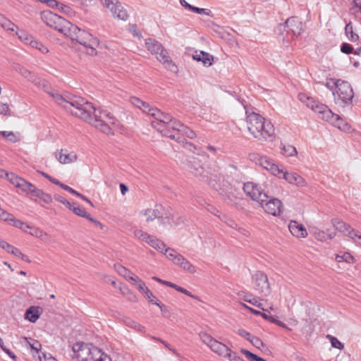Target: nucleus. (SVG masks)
Returning a JSON list of instances; mask_svg holds the SVG:
<instances>
[{"instance_id":"1","label":"nucleus","mask_w":361,"mask_h":361,"mask_svg":"<svg viewBox=\"0 0 361 361\" xmlns=\"http://www.w3.org/2000/svg\"><path fill=\"white\" fill-rule=\"evenodd\" d=\"M48 93L59 105L71 112V114L90 123L106 135H114V131L109 126L110 123H106V121L93 118V106L84 98L75 95L64 97L54 91Z\"/></svg>"},{"instance_id":"2","label":"nucleus","mask_w":361,"mask_h":361,"mask_svg":"<svg viewBox=\"0 0 361 361\" xmlns=\"http://www.w3.org/2000/svg\"><path fill=\"white\" fill-rule=\"evenodd\" d=\"M247 124L249 132L261 142L271 141L275 137L274 125L263 116L255 112L246 111Z\"/></svg>"},{"instance_id":"3","label":"nucleus","mask_w":361,"mask_h":361,"mask_svg":"<svg viewBox=\"0 0 361 361\" xmlns=\"http://www.w3.org/2000/svg\"><path fill=\"white\" fill-rule=\"evenodd\" d=\"M72 357L77 361H111V357L90 343L78 342L73 345Z\"/></svg>"},{"instance_id":"4","label":"nucleus","mask_w":361,"mask_h":361,"mask_svg":"<svg viewBox=\"0 0 361 361\" xmlns=\"http://www.w3.org/2000/svg\"><path fill=\"white\" fill-rule=\"evenodd\" d=\"M145 45L148 51L152 54H157V59L161 62L165 68L172 73L178 72V67L171 59L168 51L163 47L162 44L154 39L148 38L145 40Z\"/></svg>"},{"instance_id":"5","label":"nucleus","mask_w":361,"mask_h":361,"mask_svg":"<svg viewBox=\"0 0 361 361\" xmlns=\"http://www.w3.org/2000/svg\"><path fill=\"white\" fill-rule=\"evenodd\" d=\"M331 80L336 87L333 91L336 104L342 106L350 104L354 97V92L350 84L342 80Z\"/></svg>"},{"instance_id":"6","label":"nucleus","mask_w":361,"mask_h":361,"mask_svg":"<svg viewBox=\"0 0 361 361\" xmlns=\"http://www.w3.org/2000/svg\"><path fill=\"white\" fill-rule=\"evenodd\" d=\"M278 30L286 32L287 39H293L303 32V24L298 17H290L283 24H279Z\"/></svg>"},{"instance_id":"7","label":"nucleus","mask_w":361,"mask_h":361,"mask_svg":"<svg viewBox=\"0 0 361 361\" xmlns=\"http://www.w3.org/2000/svg\"><path fill=\"white\" fill-rule=\"evenodd\" d=\"M149 115L152 116L157 120L152 121V126L153 128L160 131L164 135L172 139H176L175 135H168V133L165 132V130L162 128L163 125L167 126L168 124L172 121V117L169 114H165L159 109L152 107V109H149Z\"/></svg>"},{"instance_id":"8","label":"nucleus","mask_w":361,"mask_h":361,"mask_svg":"<svg viewBox=\"0 0 361 361\" xmlns=\"http://www.w3.org/2000/svg\"><path fill=\"white\" fill-rule=\"evenodd\" d=\"M74 40L86 47L89 55L96 54V47L99 45V41L89 32L81 30Z\"/></svg>"},{"instance_id":"9","label":"nucleus","mask_w":361,"mask_h":361,"mask_svg":"<svg viewBox=\"0 0 361 361\" xmlns=\"http://www.w3.org/2000/svg\"><path fill=\"white\" fill-rule=\"evenodd\" d=\"M264 202L259 204L264 211L274 216H279L283 212V204L280 200L267 195V198H264Z\"/></svg>"},{"instance_id":"10","label":"nucleus","mask_w":361,"mask_h":361,"mask_svg":"<svg viewBox=\"0 0 361 361\" xmlns=\"http://www.w3.org/2000/svg\"><path fill=\"white\" fill-rule=\"evenodd\" d=\"M7 180L18 188L22 192L25 193L27 195L32 196L36 187L32 183L27 182L25 179L15 175L13 173H8L5 172Z\"/></svg>"},{"instance_id":"11","label":"nucleus","mask_w":361,"mask_h":361,"mask_svg":"<svg viewBox=\"0 0 361 361\" xmlns=\"http://www.w3.org/2000/svg\"><path fill=\"white\" fill-rule=\"evenodd\" d=\"M7 180L18 188L22 192L25 193L27 195L32 196L36 187L32 183L27 182L25 179L15 175L13 173H8L5 172Z\"/></svg>"},{"instance_id":"12","label":"nucleus","mask_w":361,"mask_h":361,"mask_svg":"<svg viewBox=\"0 0 361 361\" xmlns=\"http://www.w3.org/2000/svg\"><path fill=\"white\" fill-rule=\"evenodd\" d=\"M243 190L252 200L256 201L259 204L260 202H264L263 199L267 198V194L263 192L261 187L252 182L244 183Z\"/></svg>"},{"instance_id":"13","label":"nucleus","mask_w":361,"mask_h":361,"mask_svg":"<svg viewBox=\"0 0 361 361\" xmlns=\"http://www.w3.org/2000/svg\"><path fill=\"white\" fill-rule=\"evenodd\" d=\"M254 288L259 293L267 295L269 293L270 285L267 276L261 271H256L252 276Z\"/></svg>"},{"instance_id":"14","label":"nucleus","mask_w":361,"mask_h":361,"mask_svg":"<svg viewBox=\"0 0 361 361\" xmlns=\"http://www.w3.org/2000/svg\"><path fill=\"white\" fill-rule=\"evenodd\" d=\"M43 21L50 27L61 32L66 19L51 11H44L42 13Z\"/></svg>"},{"instance_id":"15","label":"nucleus","mask_w":361,"mask_h":361,"mask_svg":"<svg viewBox=\"0 0 361 361\" xmlns=\"http://www.w3.org/2000/svg\"><path fill=\"white\" fill-rule=\"evenodd\" d=\"M319 118L324 120L332 124L333 121L338 119L337 114L333 113L331 110L325 104L319 102L312 109Z\"/></svg>"},{"instance_id":"16","label":"nucleus","mask_w":361,"mask_h":361,"mask_svg":"<svg viewBox=\"0 0 361 361\" xmlns=\"http://www.w3.org/2000/svg\"><path fill=\"white\" fill-rule=\"evenodd\" d=\"M13 68L16 72L19 73L23 77L27 79L31 82L34 83L35 85L40 86L43 83V81H42L40 78H39L34 73L26 69L21 65L15 64Z\"/></svg>"},{"instance_id":"17","label":"nucleus","mask_w":361,"mask_h":361,"mask_svg":"<svg viewBox=\"0 0 361 361\" xmlns=\"http://www.w3.org/2000/svg\"><path fill=\"white\" fill-rule=\"evenodd\" d=\"M333 224L335 226L336 229L339 232L343 233L344 234L348 235L351 238L354 239L355 238H357L361 235H358L357 231H355L353 228L350 227V225L341 221L337 219H334L333 221Z\"/></svg>"},{"instance_id":"18","label":"nucleus","mask_w":361,"mask_h":361,"mask_svg":"<svg viewBox=\"0 0 361 361\" xmlns=\"http://www.w3.org/2000/svg\"><path fill=\"white\" fill-rule=\"evenodd\" d=\"M56 159L62 164H68L76 161L78 157L74 152H68L67 149H61L55 152Z\"/></svg>"},{"instance_id":"19","label":"nucleus","mask_w":361,"mask_h":361,"mask_svg":"<svg viewBox=\"0 0 361 361\" xmlns=\"http://www.w3.org/2000/svg\"><path fill=\"white\" fill-rule=\"evenodd\" d=\"M190 168L192 173L196 176L201 177L204 180L207 181L209 178H211V176H209V173L199 164L197 159L193 158V160L190 161ZM210 175L212 174L210 173Z\"/></svg>"},{"instance_id":"20","label":"nucleus","mask_w":361,"mask_h":361,"mask_svg":"<svg viewBox=\"0 0 361 361\" xmlns=\"http://www.w3.org/2000/svg\"><path fill=\"white\" fill-rule=\"evenodd\" d=\"M108 8L111 11L114 18L122 20H126L128 18V13L126 9L124 8L118 0L112 4L110 8Z\"/></svg>"},{"instance_id":"21","label":"nucleus","mask_w":361,"mask_h":361,"mask_svg":"<svg viewBox=\"0 0 361 361\" xmlns=\"http://www.w3.org/2000/svg\"><path fill=\"white\" fill-rule=\"evenodd\" d=\"M103 116H106L105 121H106V123H109L113 126H116L117 119L110 112L107 111L106 110L95 109L93 106V109H92L93 118H97V120H104Z\"/></svg>"},{"instance_id":"22","label":"nucleus","mask_w":361,"mask_h":361,"mask_svg":"<svg viewBox=\"0 0 361 361\" xmlns=\"http://www.w3.org/2000/svg\"><path fill=\"white\" fill-rule=\"evenodd\" d=\"M290 232L297 238H305L307 235L306 228L302 224L296 221L291 220L288 225Z\"/></svg>"},{"instance_id":"23","label":"nucleus","mask_w":361,"mask_h":361,"mask_svg":"<svg viewBox=\"0 0 361 361\" xmlns=\"http://www.w3.org/2000/svg\"><path fill=\"white\" fill-rule=\"evenodd\" d=\"M63 24L61 33L69 37L72 40H74L78 35V33L81 30L78 26L73 25L68 20H66Z\"/></svg>"},{"instance_id":"24","label":"nucleus","mask_w":361,"mask_h":361,"mask_svg":"<svg viewBox=\"0 0 361 361\" xmlns=\"http://www.w3.org/2000/svg\"><path fill=\"white\" fill-rule=\"evenodd\" d=\"M130 282L131 284L135 285L137 288L145 295L146 298L149 299L151 296H153V293L146 286L145 283L138 276H130Z\"/></svg>"},{"instance_id":"25","label":"nucleus","mask_w":361,"mask_h":361,"mask_svg":"<svg viewBox=\"0 0 361 361\" xmlns=\"http://www.w3.org/2000/svg\"><path fill=\"white\" fill-rule=\"evenodd\" d=\"M283 178L290 184H295L299 187L306 185L305 179L296 173H289L286 171L283 173Z\"/></svg>"},{"instance_id":"26","label":"nucleus","mask_w":361,"mask_h":361,"mask_svg":"<svg viewBox=\"0 0 361 361\" xmlns=\"http://www.w3.org/2000/svg\"><path fill=\"white\" fill-rule=\"evenodd\" d=\"M164 255L166 257L171 260L173 264L176 265L180 267L182 265L183 262L185 257L180 254L178 253L174 249L168 247L165 249Z\"/></svg>"},{"instance_id":"27","label":"nucleus","mask_w":361,"mask_h":361,"mask_svg":"<svg viewBox=\"0 0 361 361\" xmlns=\"http://www.w3.org/2000/svg\"><path fill=\"white\" fill-rule=\"evenodd\" d=\"M144 215L147 217L146 221L147 222L152 221L155 219H157L161 223H162L164 220L162 213L161 212L159 208L157 206H156L154 209H146L144 212Z\"/></svg>"},{"instance_id":"28","label":"nucleus","mask_w":361,"mask_h":361,"mask_svg":"<svg viewBox=\"0 0 361 361\" xmlns=\"http://www.w3.org/2000/svg\"><path fill=\"white\" fill-rule=\"evenodd\" d=\"M152 279H153L154 281H157V282H159V283H161V284H164V285H166V286H167L171 287V288H173L176 289L177 291H178V292H180V293H184V294H185L186 295H188V296H190V297L193 298V295L191 294V293H190V292H189V291H188V290H187L186 289H185V288H182V287H180V286H178V285H176V284H175V283H171V282H170V281H164V280H162V279H159V278H158V277H157V276H153V277H152Z\"/></svg>"},{"instance_id":"29","label":"nucleus","mask_w":361,"mask_h":361,"mask_svg":"<svg viewBox=\"0 0 361 361\" xmlns=\"http://www.w3.org/2000/svg\"><path fill=\"white\" fill-rule=\"evenodd\" d=\"M193 59L197 61H202L205 66H210L212 64V56L203 51H200L199 54L196 53L193 56Z\"/></svg>"},{"instance_id":"30","label":"nucleus","mask_w":361,"mask_h":361,"mask_svg":"<svg viewBox=\"0 0 361 361\" xmlns=\"http://www.w3.org/2000/svg\"><path fill=\"white\" fill-rule=\"evenodd\" d=\"M39 313H40V307H39L31 306L26 311L25 319H27L30 322L34 323L39 317Z\"/></svg>"},{"instance_id":"31","label":"nucleus","mask_w":361,"mask_h":361,"mask_svg":"<svg viewBox=\"0 0 361 361\" xmlns=\"http://www.w3.org/2000/svg\"><path fill=\"white\" fill-rule=\"evenodd\" d=\"M209 348L214 353L223 356H224L225 353L228 350V348L226 345L216 340L213 341Z\"/></svg>"},{"instance_id":"32","label":"nucleus","mask_w":361,"mask_h":361,"mask_svg":"<svg viewBox=\"0 0 361 361\" xmlns=\"http://www.w3.org/2000/svg\"><path fill=\"white\" fill-rule=\"evenodd\" d=\"M30 197L32 199L35 197L39 198L40 200H42L43 202L46 204H49L52 202V197L50 195L44 192L42 190L37 188L34 190V192L32 193Z\"/></svg>"},{"instance_id":"33","label":"nucleus","mask_w":361,"mask_h":361,"mask_svg":"<svg viewBox=\"0 0 361 361\" xmlns=\"http://www.w3.org/2000/svg\"><path fill=\"white\" fill-rule=\"evenodd\" d=\"M28 233L44 242H49V235L39 228L31 227Z\"/></svg>"},{"instance_id":"34","label":"nucleus","mask_w":361,"mask_h":361,"mask_svg":"<svg viewBox=\"0 0 361 361\" xmlns=\"http://www.w3.org/2000/svg\"><path fill=\"white\" fill-rule=\"evenodd\" d=\"M130 102L133 105L142 109L145 113H147L148 114L149 109H152V107H151L149 104L146 103L145 102H143L140 99L135 97H131Z\"/></svg>"},{"instance_id":"35","label":"nucleus","mask_w":361,"mask_h":361,"mask_svg":"<svg viewBox=\"0 0 361 361\" xmlns=\"http://www.w3.org/2000/svg\"><path fill=\"white\" fill-rule=\"evenodd\" d=\"M338 119L333 121L332 125L345 132H350L351 126L337 114Z\"/></svg>"},{"instance_id":"36","label":"nucleus","mask_w":361,"mask_h":361,"mask_svg":"<svg viewBox=\"0 0 361 361\" xmlns=\"http://www.w3.org/2000/svg\"><path fill=\"white\" fill-rule=\"evenodd\" d=\"M147 243L161 252H162L165 247V244L153 235H150V238L148 239Z\"/></svg>"},{"instance_id":"37","label":"nucleus","mask_w":361,"mask_h":361,"mask_svg":"<svg viewBox=\"0 0 361 361\" xmlns=\"http://www.w3.org/2000/svg\"><path fill=\"white\" fill-rule=\"evenodd\" d=\"M345 32L348 39L353 42H357L359 39V36L357 33L353 32V25L351 23H348L345 27Z\"/></svg>"},{"instance_id":"38","label":"nucleus","mask_w":361,"mask_h":361,"mask_svg":"<svg viewBox=\"0 0 361 361\" xmlns=\"http://www.w3.org/2000/svg\"><path fill=\"white\" fill-rule=\"evenodd\" d=\"M0 134L8 141L15 143L20 140V134L12 131H0Z\"/></svg>"},{"instance_id":"39","label":"nucleus","mask_w":361,"mask_h":361,"mask_svg":"<svg viewBox=\"0 0 361 361\" xmlns=\"http://www.w3.org/2000/svg\"><path fill=\"white\" fill-rule=\"evenodd\" d=\"M299 99L304 102L306 106L310 108L312 110L314 109L315 105L317 104V101H315L313 98L307 96L305 94H299Z\"/></svg>"},{"instance_id":"40","label":"nucleus","mask_w":361,"mask_h":361,"mask_svg":"<svg viewBox=\"0 0 361 361\" xmlns=\"http://www.w3.org/2000/svg\"><path fill=\"white\" fill-rule=\"evenodd\" d=\"M281 153L286 157H293L297 154V150L295 147L290 145H283L281 143Z\"/></svg>"},{"instance_id":"41","label":"nucleus","mask_w":361,"mask_h":361,"mask_svg":"<svg viewBox=\"0 0 361 361\" xmlns=\"http://www.w3.org/2000/svg\"><path fill=\"white\" fill-rule=\"evenodd\" d=\"M115 269L120 275L124 276L129 281L130 276H135L130 271H129L128 269H127L126 267H123L121 264H115Z\"/></svg>"},{"instance_id":"42","label":"nucleus","mask_w":361,"mask_h":361,"mask_svg":"<svg viewBox=\"0 0 361 361\" xmlns=\"http://www.w3.org/2000/svg\"><path fill=\"white\" fill-rule=\"evenodd\" d=\"M29 43L32 47L39 49L42 53L45 54L48 53L49 51L47 47L44 46L40 42L37 40L31 39Z\"/></svg>"},{"instance_id":"43","label":"nucleus","mask_w":361,"mask_h":361,"mask_svg":"<svg viewBox=\"0 0 361 361\" xmlns=\"http://www.w3.org/2000/svg\"><path fill=\"white\" fill-rule=\"evenodd\" d=\"M350 12L357 17L361 16V0H353V6L350 8Z\"/></svg>"},{"instance_id":"44","label":"nucleus","mask_w":361,"mask_h":361,"mask_svg":"<svg viewBox=\"0 0 361 361\" xmlns=\"http://www.w3.org/2000/svg\"><path fill=\"white\" fill-rule=\"evenodd\" d=\"M184 270L188 271L190 274H194L196 272V268L193 266L188 259H184L182 265L180 267Z\"/></svg>"},{"instance_id":"45","label":"nucleus","mask_w":361,"mask_h":361,"mask_svg":"<svg viewBox=\"0 0 361 361\" xmlns=\"http://www.w3.org/2000/svg\"><path fill=\"white\" fill-rule=\"evenodd\" d=\"M134 235L139 240L146 243L147 242L148 239L150 238L151 235L140 229L135 230L134 231Z\"/></svg>"},{"instance_id":"46","label":"nucleus","mask_w":361,"mask_h":361,"mask_svg":"<svg viewBox=\"0 0 361 361\" xmlns=\"http://www.w3.org/2000/svg\"><path fill=\"white\" fill-rule=\"evenodd\" d=\"M336 260L338 262H346L350 263L353 260V257L348 252H345L343 255H337L336 257Z\"/></svg>"},{"instance_id":"47","label":"nucleus","mask_w":361,"mask_h":361,"mask_svg":"<svg viewBox=\"0 0 361 361\" xmlns=\"http://www.w3.org/2000/svg\"><path fill=\"white\" fill-rule=\"evenodd\" d=\"M327 338L329 339L332 347H334L335 348H338L339 350H342L344 348V345L340 341H338L336 337L331 336V335H328Z\"/></svg>"},{"instance_id":"48","label":"nucleus","mask_w":361,"mask_h":361,"mask_svg":"<svg viewBox=\"0 0 361 361\" xmlns=\"http://www.w3.org/2000/svg\"><path fill=\"white\" fill-rule=\"evenodd\" d=\"M11 221H13V226L15 227L18 228L25 232H29L27 231V229H30V228H31V226L27 225L26 224L21 221L20 220L15 219L13 218V220H11Z\"/></svg>"},{"instance_id":"49","label":"nucleus","mask_w":361,"mask_h":361,"mask_svg":"<svg viewBox=\"0 0 361 361\" xmlns=\"http://www.w3.org/2000/svg\"><path fill=\"white\" fill-rule=\"evenodd\" d=\"M190 11L198 14H204L209 16H212V12L209 9L200 8L192 6V7H190Z\"/></svg>"},{"instance_id":"50","label":"nucleus","mask_w":361,"mask_h":361,"mask_svg":"<svg viewBox=\"0 0 361 361\" xmlns=\"http://www.w3.org/2000/svg\"><path fill=\"white\" fill-rule=\"evenodd\" d=\"M184 126H185V125L183 124L179 121H176V120L172 118V121L169 124H168V126L166 127L171 128L174 130L180 132L182 130V127H184Z\"/></svg>"},{"instance_id":"51","label":"nucleus","mask_w":361,"mask_h":361,"mask_svg":"<svg viewBox=\"0 0 361 361\" xmlns=\"http://www.w3.org/2000/svg\"><path fill=\"white\" fill-rule=\"evenodd\" d=\"M224 357H228L230 361H244L240 356H238L235 353L233 352L230 348H228V352L225 353Z\"/></svg>"},{"instance_id":"52","label":"nucleus","mask_w":361,"mask_h":361,"mask_svg":"<svg viewBox=\"0 0 361 361\" xmlns=\"http://www.w3.org/2000/svg\"><path fill=\"white\" fill-rule=\"evenodd\" d=\"M238 296L240 299L243 300L244 301L249 303H250L252 298L254 297L252 293L245 291H239L238 293Z\"/></svg>"},{"instance_id":"53","label":"nucleus","mask_w":361,"mask_h":361,"mask_svg":"<svg viewBox=\"0 0 361 361\" xmlns=\"http://www.w3.org/2000/svg\"><path fill=\"white\" fill-rule=\"evenodd\" d=\"M313 235L318 240L324 241L327 240L326 232L320 231L317 228H314Z\"/></svg>"},{"instance_id":"54","label":"nucleus","mask_w":361,"mask_h":361,"mask_svg":"<svg viewBox=\"0 0 361 361\" xmlns=\"http://www.w3.org/2000/svg\"><path fill=\"white\" fill-rule=\"evenodd\" d=\"M200 336L202 342L207 344L208 346H210L213 341L215 340L207 333H200Z\"/></svg>"},{"instance_id":"55","label":"nucleus","mask_w":361,"mask_h":361,"mask_svg":"<svg viewBox=\"0 0 361 361\" xmlns=\"http://www.w3.org/2000/svg\"><path fill=\"white\" fill-rule=\"evenodd\" d=\"M76 215L79 216H82L86 219L87 214L85 211V209L82 207H80V206H73V209H71Z\"/></svg>"},{"instance_id":"56","label":"nucleus","mask_w":361,"mask_h":361,"mask_svg":"<svg viewBox=\"0 0 361 361\" xmlns=\"http://www.w3.org/2000/svg\"><path fill=\"white\" fill-rule=\"evenodd\" d=\"M232 188H222V193L221 195H224L227 200L230 201H233V197H234L233 192L232 191Z\"/></svg>"},{"instance_id":"57","label":"nucleus","mask_w":361,"mask_h":361,"mask_svg":"<svg viewBox=\"0 0 361 361\" xmlns=\"http://www.w3.org/2000/svg\"><path fill=\"white\" fill-rule=\"evenodd\" d=\"M180 133H182L183 135H185L186 137L190 139H193L194 137H196L195 133L185 126L184 127H182V130L180 131Z\"/></svg>"},{"instance_id":"58","label":"nucleus","mask_w":361,"mask_h":361,"mask_svg":"<svg viewBox=\"0 0 361 361\" xmlns=\"http://www.w3.org/2000/svg\"><path fill=\"white\" fill-rule=\"evenodd\" d=\"M0 219L8 221L9 220H13V216L0 207Z\"/></svg>"},{"instance_id":"59","label":"nucleus","mask_w":361,"mask_h":361,"mask_svg":"<svg viewBox=\"0 0 361 361\" xmlns=\"http://www.w3.org/2000/svg\"><path fill=\"white\" fill-rule=\"evenodd\" d=\"M241 353L245 355L246 358L249 360V361H256L258 356L251 352H250L249 350H245V349H241Z\"/></svg>"},{"instance_id":"60","label":"nucleus","mask_w":361,"mask_h":361,"mask_svg":"<svg viewBox=\"0 0 361 361\" xmlns=\"http://www.w3.org/2000/svg\"><path fill=\"white\" fill-rule=\"evenodd\" d=\"M241 353L245 355L246 358L249 360V361H256L258 356L251 352H250L249 350H245V349H241Z\"/></svg>"},{"instance_id":"61","label":"nucleus","mask_w":361,"mask_h":361,"mask_svg":"<svg viewBox=\"0 0 361 361\" xmlns=\"http://www.w3.org/2000/svg\"><path fill=\"white\" fill-rule=\"evenodd\" d=\"M241 353L245 355L246 358L249 360V361H256L258 356L251 352H250L249 350H245V349H241Z\"/></svg>"},{"instance_id":"62","label":"nucleus","mask_w":361,"mask_h":361,"mask_svg":"<svg viewBox=\"0 0 361 361\" xmlns=\"http://www.w3.org/2000/svg\"><path fill=\"white\" fill-rule=\"evenodd\" d=\"M272 161L271 159H268L266 157H264L262 159H261V162H259V165L267 170H269L271 166H273Z\"/></svg>"},{"instance_id":"63","label":"nucleus","mask_w":361,"mask_h":361,"mask_svg":"<svg viewBox=\"0 0 361 361\" xmlns=\"http://www.w3.org/2000/svg\"><path fill=\"white\" fill-rule=\"evenodd\" d=\"M341 51L344 54H351L353 51V47L350 44L343 43L341 46Z\"/></svg>"},{"instance_id":"64","label":"nucleus","mask_w":361,"mask_h":361,"mask_svg":"<svg viewBox=\"0 0 361 361\" xmlns=\"http://www.w3.org/2000/svg\"><path fill=\"white\" fill-rule=\"evenodd\" d=\"M250 342L256 348L260 349L262 347H263L264 345L263 342L257 337L252 336V338H250Z\"/></svg>"}]
</instances>
